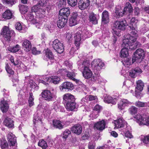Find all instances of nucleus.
Returning <instances> with one entry per match:
<instances>
[{
  "label": "nucleus",
  "instance_id": "nucleus-1",
  "mask_svg": "<svg viewBox=\"0 0 149 149\" xmlns=\"http://www.w3.org/2000/svg\"><path fill=\"white\" fill-rule=\"evenodd\" d=\"M78 68L83 74V77L86 79H89L92 75V72L89 69L90 65L89 62L87 60L78 61L77 62Z\"/></svg>",
  "mask_w": 149,
  "mask_h": 149
},
{
  "label": "nucleus",
  "instance_id": "nucleus-2",
  "mask_svg": "<svg viewBox=\"0 0 149 149\" xmlns=\"http://www.w3.org/2000/svg\"><path fill=\"white\" fill-rule=\"evenodd\" d=\"M137 36V34L135 35H129L126 36L123 40L122 44L123 47L131 50L135 49V47H134L133 43L136 42Z\"/></svg>",
  "mask_w": 149,
  "mask_h": 149
},
{
  "label": "nucleus",
  "instance_id": "nucleus-3",
  "mask_svg": "<svg viewBox=\"0 0 149 149\" xmlns=\"http://www.w3.org/2000/svg\"><path fill=\"white\" fill-rule=\"evenodd\" d=\"M126 25V22L125 20L121 21H116L114 23L112 27L113 34H115L119 36L120 30H124L125 29Z\"/></svg>",
  "mask_w": 149,
  "mask_h": 149
},
{
  "label": "nucleus",
  "instance_id": "nucleus-4",
  "mask_svg": "<svg viewBox=\"0 0 149 149\" xmlns=\"http://www.w3.org/2000/svg\"><path fill=\"white\" fill-rule=\"evenodd\" d=\"M132 59V63L135 62H140L144 57V51L143 49L139 48L136 51Z\"/></svg>",
  "mask_w": 149,
  "mask_h": 149
},
{
  "label": "nucleus",
  "instance_id": "nucleus-5",
  "mask_svg": "<svg viewBox=\"0 0 149 149\" xmlns=\"http://www.w3.org/2000/svg\"><path fill=\"white\" fill-rule=\"evenodd\" d=\"M1 34L6 41H9L11 37L15 36V33L13 30H10L8 27L4 26L2 29Z\"/></svg>",
  "mask_w": 149,
  "mask_h": 149
},
{
  "label": "nucleus",
  "instance_id": "nucleus-6",
  "mask_svg": "<svg viewBox=\"0 0 149 149\" xmlns=\"http://www.w3.org/2000/svg\"><path fill=\"white\" fill-rule=\"evenodd\" d=\"M41 95L45 100L48 101H54L56 98V95L55 94L48 90L43 91Z\"/></svg>",
  "mask_w": 149,
  "mask_h": 149
},
{
  "label": "nucleus",
  "instance_id": "nucleus-7",
  "mask_svg": "<svg viewBox=\"0 0 149 149\" xmlns=\"http://www.w3.org/2000/svg\"><path fill=\"white\" fill-rule=\"evenodd\" d=\"M91 65L94 71L98 72L104 65V63L100 59H95L91 63Z\"/></svg>",
  "mask_w": 149,
  "mask_h": 149
},
{
  "label": "nucleus",
  "instance_id": "nucleus-8",
  "mask_svg": "<svg viewBox=\"0 0 149 149\" xmlns=\"http://www.w3.org/2000/svg\"><path fill=\"white\" fill-rule=\"evenodd\" d=\"M136 122L140 125H149V116L148 117L142 116L139 114L134 116Z\"/></svg>",
  "mask_w": 149,
  "mask_h": 149
},
{
  "label": "nucleus",
  "instance_id": "nucleus-9",
  "mask_svg": "<svg viewBox=\"0 0 149 149\" xmlns=\"http://www.w3.org/2000/svg\"><path fill=\"white\" fill-rule=\"evenodd\" d=\"M137 22L138 20L134 17L132 18L131 20L128 30L130 31V32L131 35H135L137 34L136 29Z\"/></svg>",
  "mask_w": 149,
  "mask_h": 149
},
{
  "label": "nucleus",
  "instance_id": "nucleus-10",
  "mask_svg": "<svg viewBox=\"0 0 149 149\" xmlns=\"http://www.w3.org/2000/svg\"><path fill=\"white\" fill-rule=\"evenodd\" d=\"M52 46L54 49L58 53L61 54L64 51L63 43L58 39H56L53 42Z\"/></svg>",
  "mask_w": 149,
  "mask_h": 149
},
{
  "label": "nucleus",
  "instance_id": "nucleus-11",
  "mask_svg": "<svg viewBox=\"0 0 149 149\" xmlns=\"http://www.w3.org/2000/svg\"><path fill=\"white\" fill-rule=\"evenodd\" d=\"M75 100L74 96L71 94L66 93L63 95V102L64 104L72 102H75Z\"/></svg>",
  "mask_w": 149,
  "mask_h": 149
},
{
  "label": "nucleus",
  "instance_id": "nucleus-12",
  "mask_svg": "<svg viewBox=\"0 0 149 149\" xmlns=\"http://www.w3.org/2000/svg\"><path fill=\"white\" fill-rule=\"evenodd\" d=\"M125 14V11L120 6L116 8L114 13V17L117 18H119L123 16Z\"/></svg>",
  "mask_w": 149,
  "mask_h": 149
},
{
  "label": "nucleus",
  "instance_id": "nucleus-13",
  "mask_svg": "<svg viewBox=\"0 0 149 149\" xmlns=\"http://www.w3.org/2000/svg\"><path fill=\"white\" fill-rule=\"evenodd\" d=\"M44 54V59L47 61L49 60H52L54 58L52 52L48 49L45 50L43 51Z\"/></svg>",
  "mask_w": 149,
  "mask_h": 149
},
{
  "label": "nucleus",
  "instance_id": "nucleus-14",
  "mask_svg": "<svg viewBox=\"0 0 149 149\" xmlns=\"http://www.w3.org/2000/svg\"><path fill=\"white\" fill-rule=\"evenodd\" d=\"M70 14L69 8H63L60 10L58 16L68 19V17L69 16Z\"/></svg>",
  "mask_w": 149,
  "mask_h": 149
},
{
  "label": "nucleus",
  "instance_id": "nucleus-15",
  "mask_svg": "<svg viewBox=\"0 0 149 149\" xmlns=\"http://www.w3.org/2000/svg\"><path fill=\"white\" fill-rule=\"evenodd\" d=\"M90 5L89 0H80L78 3L79 8L84 10L86 8Z\"/></svg>",
  "mask_w": 149,
  "mask_h": 149
},
{
  "label": "nucleus",
  "instance_id": "nucleus-16",
  "mask_svg": "<svg viewBox=\"0 0 149 149\" xmlns=\"http://www.w3.org/2000/svg\"><path fill=\"white\" fill-rule=\"evenodd\" d=\"M81 31H78L76 33L74 38L75 39V44L77 47V49H78L79 48V46L80 44V41L81 40L82 36Z\"/></svg>",
  "mask_w": 149,
  "mask_h": 149
},
{
  "label": "nucleus",
  "instance_id": "nucleus-17",
  "mask_svg": "<svg viewBox=\"0 0 149 149\" xmlns=\"http://www.w3.org/2000/svg\"><path fill=\"white\" fill-rule=\"evenodd\" d=\"M131 104V103L127 99H122L118 104V108L121 110L124 109L126 106Z\"/></svg>",
  "mask_w": 149,
  "mask_h": 149
},
{
  "label": "nucleus",
  "instance_id": "nucleus-18",
  "mask_svg": "<svg viewBox=\"0 0 149 149\" xmlns=\"http://www.w3.org/2000/svg\"><path fill=\"white\" fill-rule=\"evenodd\" d=\"M61 91H63L64 89L72 90L74 88L72 84L69 82H65L63 83L60 87Z\"/></svg>",
  "mask_w": 149,
  "mask_h": 149
},
{
  "label": "nucleus",
  "instance_id": "nucleus-19",
  "mask_svg": "<svg viewBox=\"0 0 149 149\" xmlns=\"http://www.w3.org/2000/svg\"><path fill=\"white\" fill-rule=\"evenodd\" d=\"M58 19V20L57 22L58 26L60 28L64 27L66 24L68 19L59 16Z\"/></svg>",
  "mask_w": 149,
  "mask_h": 149
},
{
  "label": "nucleus",
  "instance_id": "nucleus-20",
  "mask_svg": "<svg viewBox=\"0 0 149 149\" xmlns=\"http://www.w3.org/2000/svg\"><path fill=\"white\" fill-rule=\"evenodd\" d=\"M109 22V13L106 10H104L102 15V23L106 24Z\"/></svg>",
  "mask_w": 149,
  "mask_h": 149
},
{
  "label": "nucleus",
  "instance_id": "nucleus-21",
  "mask_svg": "<svg viewBox=\"0 0 149 149\" xmlns=\"http://www.w3.org/2000/svg\"><path fill=\"white\" fill-rule=\"evenodd\" d=\"M7 139L9 144L12 146H14L16 142V139L15 135L12 133L10 132L7 135Z\"/></svg>",
  "mask_w": 149,
  "mask_h": 149
},
{
  "label": "nucleus",
  "instance_id": "nucleus-22",
  "mask_svg": "<svg viewBox=\"0 0 149 149\" xmlns=\"http://www.w3.org/2000/svg\"><path fill=\"white\" fill-rule=\"evenodd\" d=\"M78 16L77 13L73 12L72 14L71 17L69 19V26H72L77 24V19Z\"/></svg>",
  "mask_w": 149,
  "mask_h": 149
},
{
  "label": "nucleus",
  "instance_id": "nucleus-23",
  "mask_svg": "<svg viewBox=\"0 0 149 149\" xmlns=\"http://www.w3.org/2000/svg\"><path fill=\"white\" fill-rule=\"evenodd\" d=\"M22 46L24 50L26 52L29 51L31 47V45L30 42L27 40H24L22 41Z\"/></svg>",
  "mask_w": 149,
  "mask_h": 149
},
{
  "label": "nucleus",
  "instance_id": "nucleus-24",
  "mask_svg": "<svg viewBox=\"0 0 149 149\" xmlns=\"http://www.w3.org/2000/svg\"><path fill=\"white\" fill-rule=\"evenodd\" d=\"M0 107L1 110L3 113L6 112L9 108V107L6 100H1V102Z\"/></svg>",
  "mask_w": 149,
  "mask_h": 149
},
{
  "label": "nucleus",
  "instance_id": "nucleus-25",
  "mask_svg": "<svg viewBox=\"0 0 149 149\" xmlns=\"http://www.w3.org/2000/svg\"><path fill=\"white\" fill-rule=\"evenodd\" d=\"M105 123L104 120L99 121L95 123L94 126V128L102 130L105 128Z\"/></svg>",
  "mask_w": 149,
  "mask_h": 149
},
{
  "label": "nucleus",
  "instance_id": "nucleus-26",
  "mask_svg": "<svg viewBox=\"0 0 149 149\" xmlns=\"http://www.w3.org/2000/svg\"><path fill=\"white\" fill-rule=\"evenodd\" d=\"M71 130L72 132L78 135H79L82 132L81 126L79 124H76L72 127Z\"/></svg>",
  "mask_w": 149,
  "mask_h": 149
},
{
  "label": "nucleus",
  "instance_id": "nucleus-27",
  "mask_svg": "<svg viewBox=\"0 0 149 149\" xmlns=\"http://www.w3.org/2000/svg\"><path fill=\"white\" fill-rule=\"evenodd\" d=\"M53 127L56 129L61 130L63 129V123L60 120H54L52 121Z\"/></svg>",
  "mask_w": 149,
  "mask_h": 149
},
{
  "label": "nucleus",
  "instance_id": "nucleus-28",
  "mask_svg": "<svg viewBox=\"0 0 149 149\" xmlns=\"http://www.w3.org/2000/svg\"><path fill=\"white\" fill-rule=\"evenodd\" d=\"M141 72V69L138 67L130 70L129 72V75L132 77L134 78L137 74L140 73Z\"/></svg>",
  "mask_w": 149,
  "mask_h": 149
},
{
  "label": "nucleus",
  "instance_id": "nucleus-29",
  "mask_svg": "<svg viewBox=\"0 0 149 149\" xmlns=\"http://www.w3.org/2000/svg\"><path fill=\"white\" fill-rule=\"evenodd\" d=\"M64 105L68 111H72L76 109L75 102H72L70 103L64 104Z\"/></svg>",
  "mask_w": 149,
  "mask_h": 149
},
{
  "label": "nucleus",
  "instance_id": "nucleus-30",
  "mask_svg": "<svg viewBox=\"0 0 149 149\" xmlns=\"http://www.w3.org/2000/svg\"><path fill=\"white\" fill-rule=\"evenodd\" d=\"M60 79L59 77L57 76H51L49 78H47V80L49 82H51L56 84L59 83Z\"/></svg>",
  "mask_w": 149,
  "mask_h": 149
},
{
  "label": "nucleus",
  "instance_id": "nucleus-31",
  "mask_svg": "<svg viewBox=\"0 0 149 149\" xmlns=\"http://www.w3.org/2000/svg\"><path fill=\"white\" fill-rule=\"evenodd\" d=\"M125 121L121 118H119L114 121V124L115 127L117 128L123 127L124 126Z\"/></svg>",
  "mask_w": 149,
  "mask_h": 149
},
{
  "label": "nucleus",
  "instance_id": "nucleus-32",
  "mask_svg": "<svg viewBox=\"0 0 149 149\" xmlns=\"http://www.w3.org/2000/svg\"><path fill=\"white\" fill-rule=\"evenodd\" d=\"M89 21L93 24H96L97 23L98 19L97 16L94 13H90L89 16Z\"/></svg>",
  "mask_w": 149,
  "mask_h": 149
},
{
  "label": "nucleus",
  "instance_id": "nucleus-33",
  "mask_svg": "<svg viewBox=\"0 0 149 149\" xmlns=\"http://www.w3.org/2000/svg\"><path fill=\"white\" fill-rule=\"evenodd\" d=\"M4 124L9 128L12 127L13 125V121L10 118L7 117L4 120L3 122Z\"/></svg>",
  "mask_w": 149,
  "mask_h": 149
},
{
  "label": "nucleus",
  "instance_id": "nucleus-34",
  "mask_svg": "<svg viewBox=\"0 0 149 149\" xmlns=\"http://www.w3.org/2000/svg\"><path fill=\"white\" fill-rule=\"evenodd\" d=\"M25 17L26 19L30 22H31V23L33 24L37 22L36 19H34L33 15L31 13H28L25 15Z\"/></svg>",
  "mask_w": 149,
  "mask_h": 149
},
{
  "label": "nucleus",
  "instance_id": "nucleus-35",
  "mask_svg": "<svg viewBox=\"0 0 149 149\" xmlns=\"http://www.w3.org/2000/svg\"><path fill=\"white\" fill-rule=\"evenodd\" d=\"M3 18L6 19H10L12 17L13 15L9 10H6L2 15Z\"/></svg>",
  "mask_w": 149,
  "mask_h": 149
},
{
  "label": "nucleus",
  "instance_id": "nucleus-36",
  "mask_svg": "<svg viewBox=\"0 0 149 149\" xmlns=\"http://www.w3.org/2000/svg\"><path fill=\"white\" fill-rule=\"evenodd\" d=\"M67 76L69 77L70 79H71L75 81L77 83H79V84L81 82L79 80H77L75 79L74 78L75 76V73L73 72H68L66 74Z\"/></svg>",
  "mask_w": 149,
  "mask_h": 149
},
{
  "label": "nucleus",
  "instance_id": "nucleus-37",
  "mask_svg": "<svg viewBox=\"0 0 149 149\" xmlns=\"http://www.w3.org/2000/svg\"><path fill=\"white\" fill-rule=\"evenodd\" d=\"M128 50L126 48L122 49L120 53V57L124 58L127 57L128 55Z\"/></svg>",
  "mask_w": 149,
  "mask_h": 149
},
{
  "label": "nucleus",
  "instance_id": "nucleus-38",
  "mask_svg": "<svg viewBox=\"0 0 149 149\" xmlns=\"http://www.w3.org/2000/svg\"><path fill=\"white\" fill-rule=\"evenodd\" d=\"M20 49V47L18 45H17L14 47L9 46L8 48V51L13 52H16L18 51Z\"/></svg>",
  "mask_w": 149,
  "mask_h": 149
},
{
  "label": "nucleus",
  "instance_id": "nucleus-39",
  "mask_svg": "<svg viewBox=\"0 0 149 149\" xmlns=\"http://www.w3.org/2000/svg\"><path fill=\"white\" fill-rule=\"evenodd\" d=\"M130 127L127 126L125 130H123V132L124 133L125 136V137L131 138L133 137V136L130 132Z\"/></svg>",
  "mask_w": 149,
  "mask_h": 149
},
{
  "label": "nucleus",
  "instance_id": "nucleus-40",
  "mask_svg": "<svg viewBox=\"0 0 149 149\" xmlns=\"http://www.w3.org/2000/svg\"><path fill=\"white\" fill-rule=\"evenodd\" d=\"M137 85L136 88L140 91H142L144 86V83L141 80H138L136 82Z\"/></svg>",
  "mask_w": 149,
  "mask_h": 149
},
{
  "label": "nucleus",
  "instance_id": "nucleus-41",
  "mask_svg": "<svg viewBox=\"0 0 149 149\" xmlns=\"http://www.w3.org/2000/svg\"><path fill=\"white\" fill-rule=\"evenodd\" d=\"M1 147L2 149H8V146L7 141L5 139L1 140Z\"/></svg>",
  "mask_w": 149,
  "mask_h": 149
},
{
  "label": "nucleus",
  "instance_id": "nucleus-42",
  "mask_svg": "<svg viewBox=\"0 0 149 149\" xmlns=\"http://www.w3.org/2000/svg\"><path fill=\"white\" fill-rule=\"evenodd\" d=\"M37 13L40 15H42L40 16L41 17H45V7L41 6Z\"/></svg>",
  "mask_w": 149,
  "mask_h": 149
},
{
  "label": "nucleus",
  "instance_id": "nucleus-43",
  "mask_svg": "<svg viewBox=\"0 0 149 149\" xmlns=\"http://www.w3.org/2000/svg\"><path fill=\"white\" fill-rule=\"evenodd\" d=\"M38 145L39 146L42 147V149H46L48 147L47 143L42 140L39 141Z\"/></svg>",
  "mask_w": 149,
  "mask_h": 149
},
{
  "label": "nucleus",
  "instance_id": "nucleus-44",
  "mask_svg": "<svg viewBox=\"0 0 149 149\" xmlns=\"http://www.w3.org/2000/svg\"><path fill=\"white\" fill-rule=\"evenodd\" d=\"M135 105L138 107H146L148 105L147 103L140 101H137L135 103Z\"/></svg>",
  "mask_w": 149,
  "mask_h": 149
},
{
  "label": "nucleus",
  "instance_id": "nucleus-45",
  "mask_svg": "<svg viewBox=\"0 0 149 149\" xmlns=\"http://www.w3.org/2000/svg\"><path fill=\"white\" fill-rule=\"evenodd\" d=\"M132 7L129 3H127L125 7L123 9L124 11H125V13L126 11H128L130 13L132 10Z\"/></svg>",
  "mask_w": 149,
  "mask_h": 149
},
{
  "label": "nucleus",
  "instance_id": "nucleus-46",
  "mask_svg": "<svg viewBox=\"0 0 149 149\" xmlns=\"http://www.w3.org/2000/svg\"><path fill=\"white\" fill-rule=\"evenodd\" d=\"M5 68L8 74L11 75L13 74L14 73V71L12 69L9 64H6Z\"/></svg>",
  "mask_w": 149,
  "mask_h": 149
},
{
  "label": "nucleus",
  "instance_id": "nucleus-47",
  "mask_svg": "<svg viewBox=\"0 0 149 149\" xmlns=\"http://www.w3.org/2000/svg\"><path fill=\"white\" fill-rule=\"evenodd\" d=\"M99 116L98 112L93 111L89 115V117L92 119L97 118Z\"/></svg>",
  "mask_w": 149,
  "mask_h": 149
},
{
  "label": "nucleus",
  "instance_id": "nucleus-48",
  "mask_svg": "<svg viewBox=\"0 0 149 149\" xmlns=\"http://www.w3.org/2000/svg\"><path fill=\"white\" fill-rule=\"evenodd\" d=\"M2 1L3 3L13 5L15 4L17 1L16 0H2Z\"/></svg>",
  "mask_w": 149,
  "mask_h": 149
},
{
  "label": "nucleus",
  "instance_id": "nucleus-49",
  "mask_svg": "<svg viewBox=\"0 0 149 149\" xmlns=\"http://www.w3.org/2000/svg\"><path fill=\"white\" fill-rule=\"evenodd\" d=\"M107 101L108 103H111L115 104L116 103V101L111 96H108L106 98Z\"/></svg>",
  "mask_w": 149,
  "mask_h": 149
},
{
  "label": "nucleus",
  "instance_id": "nucleus-50",
  "mask_svg": "<svg viewBox=\"0 0 149 149\" xmlns=\"http://www.w3.org/2000/svg\"><path fill=\"white\" fill-rule=\"evenodd\" d=\"M28 7L26 6H22L20 8L19 10L21 13L22 14H25L28 11Z\"/></svg>",
  "mask_w": 149,
  "mask_h": 149
},
{
  "label": "nucleus",
  "instance_id": "nucleus-51",
  "mask_svg": "<svg viewBox=\"0 0 149 149\" xmlns=\"http://www.w3.org/2000/svg\"><path fill=\"white\" fill-rule=\"evenodd\" d=\"M41 5L38 3L32 8V11L35 13H38Z\"/></svg>",
  "mask_w": 149,
  "mask_h": 149
},
{
  "label": "nucleus",
  "instance_id": "nucleus-52",
  "mask_svg": "<svg viewBox=\"0 0 149 149\" xmlns=\"http://www.w3.org/2000/svg\"><path fill=\"white\" fill-rule=\"evenodd\" d=\"M71 134V131L69 129H66L63 132V137L64 139H66L68 135Z\"/></svg>",
  "mask_w": 149,
  "mask_h": 149
},
{
  "label": "nucleus",
  "instance_id": "nucleus-53",
  "mask_svg": "<svg viewBox=\"0 0 149 149\" xmlns=\"http://www.w3.org/2000/svg\"><path fill=\"white\" fill-rule=\"evenodd\" d=\"M34 98L33 97L32 93H30V97L29 100V105L30 106H31L33 105L34 103L33 102Z\"/></svg>",
  "mask_w": 149,
  "mask_h": 149
},
{
  "label": "nucleus",
  "instance_id": "nucleus-54",
  "mask_svg": "<svg viewBox=\"0 0 149 149\" xmlns=\"http://www.w3.org/2000/svg\"><path fill=\"white\" fill-rule=\"evenodd\" d=\"M141 141L145 145L149 146V136H144L143 139H141Z\"/></svg>",
  "mask_w": 149,
  "mask_h": 149
},
{
  "label": "nucleus",
  "instance_id": "nucleus-55",
  "mask_svg": "<svg viewBox=\"0 0 149 149\" xmlns=\"http://www.w3.org/2000/svg\"><path fill=\"white\" fill-rule=\"evenodd\" d=\"M129 111L131 114H135L137 112V108L134 106H132L129 109Z\"/></svg>",
  "mask_w": 149,
  "mask_h": 149
},
{
  "label": "nucleus",
  "instance_id": "nucleus-56",
  "mask_svg": "<svg viewBox=\"0 0 149 149\" xmlns=\"http://www.w3.org/2000/svg\"><path fill=\"white\" fill-rule=\"evenodd\" d=\"M67 1L69 5L72 7L75 6L77 3V0H67Z\"/></svg>",
  "mask_w": 149,
  "mask_h": 149
},
{
  "label": "nucleus",
  "instance_id": "nucleus-57",
  "mask_svg": "<svg viewBox=\"0 0 149 149\" xmlns=\"http://www.w3.org/2000/svg\"><path fill=\"white\" fill-rule=\"evenodd\" d=\"M20 64H17L18 67L19 69H21L22 71H26L27 70L26 66L22 62H20Z\"/></svg>",
  "mask_w": 149,
  "mask_h": 149
},
{
  "label": "nucleus",
  "instance_id": "nucleus-58",
  "mask_svg": "<svg viewBox=\"0 0 149 149\" xmlns=\"http://www.w3.org/2000/svg\"><path fill=\"white\" fill-rule=\"evenodd\" d=\"M102 109V107L100 106L97 104L95 106L93 111L98 112L99 113H100V110Z\"/></svg>",
  "mask_w": 149,
  "mask_h": 149
},
{
  "label": "nucleus",
  "instance_id": "nucleus-59",
  "mask_svg": "<svg viewBox=\"0 0 149 149\" xmlns=\"http://www.w3.org/2000/svg\"><path fill=\"white\" fill-rule=\"evenodd\" d=\"M95 143L94 141H91L89 142L88 148L89 149H94L95 148Z\"/></svg>",
  "mask_w": 149,
  "mask_h": 149
},
{
  "label": "nucleus",
  "instance_id": "nucleus-60",
  "mask_svg": "<svg viewBox=\"0 0 149 149\" xmlns=\"http://www.w3.org/2000/svg\"><path fill=\"white\" fill-rule=\"evenodd\" d=\"M87 98L89 101H92L97 100V98L96 96H94L91 95L87 96Z\"/></svg>",
  "mask_w": 149,
  "mask_h": 149
},
{
  "label": "nucleus",
  "instance_id": "nucleus-61",
  "mask_svg": "<svg viewBox=\"0 0 149 149\" xmlns=\"http://www.w3.org/2000/svg\"><path fill=\"white\" fill-rule=\"evenodd\" d=\"M131 60L129 58H126V59L125 60L123 64L125 65H130L131 64Z\"/></svg>",
  "mask_w": 149,
  "mask_h": 149
},
{
  "label": "nucleus",
  "instance_id": "nucleus-62",
  "mask_svg": "<svg viewBox=\"0 0 149 149\" xmlns=\"http://www.w3.org/2000/svg\"><path fill=\"white\" fill-rule=\"evenodd\" d=\"M66 70V69H60L57 71V73L58 74H61L62 75H63L65 74L66 73H67Z\"/></svg>",
  "mask_w": 149,
  "mask_h": 149
},
{
  "label": "nucleus",
  "instance_id": "nucleus-63",
  "mask_svg": "<svg viewBox=\"0 0 149 149\" xmlns=\"http://www.w3.org/2000/svg\"><path fill=\"white\" fill-rule=\"evenodd\" d=\"M32 52L33 54L36 55L40 53V51H37L36 50V48L35 47H33L32 49Z\"/></svg>",
  "mask_w": 149,
  "mask_h": 149
},
{
  "label": "nucleus",
  "instance_id": "nucleus-64",
  "mask_svg": "<svg viewBox=\"0 0 149 149\" xmlns=\"http://www.w3.org/2000/svg\"><path fill=\"white\" fill-rule=\"evenodd\" d=\"M15 28L18 31L22 30V27L21 24L19 22L15 24Z\"/></svg>",
  "mask_w": 149,
  "mask_h": 149
}]
</instances>
